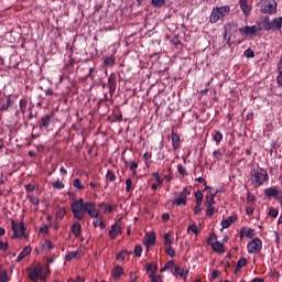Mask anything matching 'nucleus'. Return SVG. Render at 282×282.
I'll return each mask as SVG.
<instances>
[{"label":"nucleus","mask_w":282,"mask_h":282,"mask_svg":"<svg viewBox=\"0 0 282 282\" xmlns=\"http://www.w3.org/2000/svg\"><path fill=\"white\" fill-rule=\"evenodd\" d=\"M173 235V231H169L163 235V246H173L175 242Z\"/></svg>","instance_id":"nucleus-19"},{"label":"nucleus","mask_w":282,"mask_h":282,"mask_svg":"<svg viewBox=\"0 0 282 282\" xmlns=\"http://www.w3.org/2000/svg\"><path fill=\"white\" fill-rule=\"evenodd\" d=\"M260 12H262V14H275L276 0H261Z\"/></svg>","instance_id":"nucleus-5"},{"label":"nucleus","mask_w":282,"mask_h":282,"mask_svg":"<svg viewBox=\"0 0 282 282\" xmlns=\"http://www.w3.org/2000/svg\"><path fill=\"white\" fill-rule=\"evenodd\" d=\"M76 257H78V251H70L66 256V261H73Z\"/></svg>","instance_id":"nucleus-51"},{"label":"nucleus","mask_w":282,"mask_h":282,"mask_svg":"<svg viewBox=\"0 0 282 282\" xmlns=\"http://www.w3.org/2000/svg\"><path fill=\"white\" fill-rule=\"evenodd\" d=\"M212 250H214V252H217L218 254H224V252H226V247L224 246V243L217 240L212 247Z\"/></svg>","instance_id":"nucleus-23"},{"label":"nucleus","mask_w":282,"mask_h":282,"mask_svg":"<svg viewBox=\"0 0 282 282\" xmlns=\"http://www.w3.org/2000/svg\"><path fill=\"white\" fill-rule=\"evenodd\" d=\"M35 188H36V186H34V185H32V184H28V185H26V191H28L29 193H34Z\"/></svg>","instance_id":"nucleus-64"},{"label":"nucleus","mask_w":282,"mask_h":282,"mask_svg":"<svg viewBox=\"0 0 282 282\" xmlns=\"http://www.w3.org/2000/svg\"><path fill=\"white\" fill-rule=\"evenodd\" d=\"M271 25L273 26V30H281V28H282V17L275 18L271 22Z\"/></svg>","instance_id":"nucleus-31"},{"label":"nucleus","mask_w":282,"mask_h":282,"mask_svg":"<svg viewBox=\"0 0 282 282\" xmlns=\"http://www.w3.org/2000/svg\"><path fill=\"white\" fill-rule=\"evenodd\" d=\"M156 239L158 235L155 234V231H149L145 232L142 243L147 248V250H149V248H153V246H155Z\"/></svg>","instance_id":"nucleus-11"},{"label":"nucleus","mask_w":282,"mask_h":282,"mask_svg":"<svg viewBox=\"0 0 282 282\" xmlns=\"http://www.w3.org/2000/svg\"><path fill=\"white\" fill-rule=\"evenodd\" d=\"M191 187L185 186L174 199H172L173 206H187L188 197H191Z\"/></svg>","instance_id":"nucleus-4"},{"label":"nucleus","mask_w":282,"mask_h":282,"mask_svg":"<svg viewBox=\"0 0 282 282\" xmlns=\"http://www.w3.org/2000/svg\"><path fill=\"white\" fill-rule=\"evenodd\" d=\"M206 206V216L207 217H213V215H215V213H217V207H215V205H205Z\"/></svg>","instance_id":"nucleus-32"},{"label":"nucleus","mask_w":282,"mask_h":282,"mask_svg":"<svg viewBox=\"0 0 282 282\" xmlns=\"http://www.w3.org/2000/svg\"><path fill=\"white\" fill-rule=\"evenodd\" d=\"M147 272L149 274V276H153L155 274H158V264L156 263H148L147 264Z\"/></svg>","instance_id":"nucleus-25"},{"label":"nucleus","mask_w":282,"mask_h":282,"mask_svg":"<svg viewBox=\"0 0 282 282\" xmlns=\"http://www.w3.org/2000/svg\"><path fill=\"white\" fill-rule=\"evenodd\" d=\"M177 172L180 173V175H182V177L188 176V170H186V167L182 164L177 165Z\"/></svg>","instance_id":"nucleus-41"},{"label":"nucleus","mask_w":282,"mask_h":282,"mask_svg":"<svg viewBox=\"0 0 282 282\" xmlns=\"http://www.w3.org/2000/svg\"><path fill=\"white\" fill-rule=\"evenodd\" d=\"M238 32L242 36H257L259 32H261V26L257 25H246L238 29Z\"/></svg>","instance_id":"nucleus-7"},{"label":"nucleus","mask_w":282,"mask_h":282,"mask_svg":"<svg viewBox=\"0 0 282 282\" xmlns=\"http://www.w3.org/2000/svg\"><path fill=\"white\" fill-rule=\"evenodd\" d=\"M217 241V235L212 234L208 238H207V245L210 246L212 248L214 247V245Z\"/></svg>","instance_id":"nucleus-45"},{"label":"nucleus","mask_w":282,"mask_h":282,"mask_svg":"<svg viewBox=\"0 0 282 282\" xmlns=\"http://www.w3.org/2000/svg\"><path fill=\"white\" fill-rule=\"evenodd\" d=\"M213 155H214L215 160H221V158H224V154L219 150H215L213 152Z\"/></svg>","instance_id":"nucleus-56"},{"label":"nucleus","mask_w":282,"mask_h":282,"mask_svg":"<svg viewBox=\"0 0 282 282\" xmlns=\"http://www.w3.org/2000/svg\"><path fill=\"white\" fill-rule=\"evenodd\" d=\"M70 209L74 216V219H77V221H84L85 218L90 217L93 220L94 228H100L101 230H105L107 228V224L105 223V216L102 213H100V209L96 208L95 202H86L83 198H79L78 200H74L70 204Z\"/></svg>","instance_id":"nucleus-1"},{"label":"nucleus","mask_w":282,"mask_h":282,"mask_svg":"<svg viewBox=\"0 0 282 282\" xmlns=\"http://www.w3.org/2000/svg\"><path fill=\"white\" fill-rule=\"evenodd\" d=\"M67 282H85V278L78 275V276H77V280L69 279Z\"/></svg>","instance_id":"nucleus-62"},{"label":"nucleus","mask_w":282,"mask_h":282,"mask_svg":"<svg viewBox=\"0 0 282 282\" xmlns=\"http://www.w3.org/2000/svg\"><path fill=\"white\" fill-rule=\"evenodd\" d=\"M279 87H282V69H280V74L276 77Z\"/></svg>","instance_id":"nucleus-61"},{"label":"nucleus","mask_w":282,"mask_h":282,"mask_svg":"<svg viewBox=\"0 0 282 282\" xmlns=\"http://www.w3.org/2000/svg\"><path fill=\"white\" fill-rule=\"evenodd\" d=\"M268 217H271L272 219H276L279 217V209H276L274 207H270Z\"/></svg>","instance_id":"nucleus-39"},{"label":"nucleus","mask_w":282,"mask_h":282,"mask_svg":"<svg viewBox=\"0 0 282 282\" xmlns=\"http://www.w3.org/2000/svg\"><path fill=\"white\" fill-rule=\"evenodd\" d=\"M154 8H164L166 6V0H151Z\"/></svg>","instance_id":"nucleus-40"},{"label":"nucleus","mask_w":282,"mask_h":282,"mask_svg":"<svg viewBox=\"0 0 282 282\" xmlns=\"http://www.w3.org/2000/svg\"><path fill=\"white\" fill-rule=\"evenodd\" d=\"M257 208V206L254 204H250L246 207V215H248L249 217H252V215H254V209Z\"/></svg>","instance_id":"nucleus-42"},{"label":"nucleus","mask_w":282,"mask_h":282,"mask_svg":"<svg viewBox=\"0 0 282 282\" xmlns=\"http://www.w3.org/2000/svg\"><path fill=\"white\" fill-rule=\"evenodd\" d=\"M105 65L113 66L116 65V56L111 55L105 59Z\"/></svg>","instance_id":"nucleus-50"},{"label":"nucleus","mask_w":282,"mask_h":282,"mask_svg":"<svg viewBox=\"0 0 282 282\" xmlns=\"http://www.w3.org/2000/svg\"><path fill=\"white\" fill-rule=\"evenodd\" d=\"M187 232H193L196 237L199 235V227L195 223L187 227Z\"/></svg>","instance_id":"nucleus-38"},{"label":"nucleus","mask_w":282,"mask_h":282,"mask_svg":"<svg viewBox=\"0 0 282 282\" xmlns=\"http://www.w3.org/2000/svg\"><path fill=\"white\" fill-rule=\"evenodd\" d=\"M205 191H207V195L205 197V206H215V197H217V192L213 193V187L206 186Z\"/></svg>","instance_id":"nucleus-13"},{"label":"nucleus","mask_w":282,"mask_h":282,"mask_svg":"<svg viewBox=\"0 0 282 282\" xmlns=\"http://www.w3.org/2000/svg\"><path fill=\"white\" fill-rule=\"evenodd\" d=\"M109 239L112 241L118 238L119 235H122V226L118 223L111 225V229L108 232Z\"/></svg>","instance_id":"nucleus-15"},{"label":"nucleus","mask_w":282,"mask_h":282,"mask_svg":"<svg viewBox=\"0 0 282 282\" xmlns=\"http://www.w3.org/2000/svg\"><path fill=\"white\" fill-rule=\"evenodd\" d=\"M150 279L152 282H162V275H158V274L150 275Z\"/></svg>","instance_id":"nucleus-57"},{"label":"nucleus","mask_w":282,"mask_h":282,"mask_svg":"<svg viewBox=\"0 0 282 282\" xmlns=\"http://www.w3.org/2000/svg\"><path fill=\"white\" fill-rule=\"evenodd\" d=\"M40 232H43L44 235H47V232H50V226L45 225L44 227H42L40 229Z\"/></svg>","instance_id":"nucleus-63"},{"label":"nucleus","mask_w":282,"mask_h":282,"mask_svg":"<svg viewBox=\"0 0 282 282\" xmlns=\"http://www.w3.org/2000/svg\"><path fill=\"white\" fill-rule=\"evenodd\" d=\"M67 215V209L65 207H61L59 209L56 210V219H64L65 216Z\"/></svg>","instance_id":"nucleus-35"},{"label":"nucleus","mask_w":282,"mask_h":282,"mask_svg":"<svg viewBox=\"0 0 282 282\" xmlns=\"http://www.w3.org/2000/svg\"><path fill=\"white\" fill-rule=\"evenodd\" d=\"M264 195H265V197H269V198L274 197V199H276V202H280V204H282V191L279 189V187L274 186V187L265 188Z\"/></svg>","instance_id":"nucleus-10"},{"label":"nucleus","mask_w":282,"mask_h":282,"mask_svg":"<svg viewBox=\"0 0 282 282\" xmlns=\"http://www.w3.org/2000/svg\"><path fill=\"white\" fill-rule=\"evenodd\" d=\"M0 282H8V273L6 271L0 272Z\"/></svg>","instance_id":"nucleus-59"},{"label":"nucleus","mask_w":282,"mask_h":282,"mask_svg":"<svg viewBox=\"0 0 282 282\" xmlns=\"http://www.w3.org/2000/svg\"><path fill=\"white\" fill-rule=\"evenodd\" d=\"M111 276L115 279V281L120 280L121 276H124V268L120 265H115V268L111 271Z\"/></svg>","instance_id":"nucleus-18"},{"label":"nucleus","mask_w":282,"mask_h":282,"mask_svg":"<svg viewBox=\"0 0 282 282\" xmlns=\"http://www.w3.org/2000/svg\"><path fill=\"white\" fill-rule=\"evenodd\" d=\"M73 186L78 191H85V185H83L78 178L74 180Z\"/></svg>","instance_id":"nucleus-49"},{"label":"nucleus","mask_w":282,"mask_h":282,"mask_svg":"<svg viewBox=\"0 0 282 282\" xmlns=\"http://www.w3.org/2000/svg\"><path fill=\"white\" fill-rule=\"evenodd\" d=\"M264 21H265L264 30H267V31L274 30V28L272 26V22H270V18L269 17H267L264 19Z\"/></svg>","instance_id":"nucleus-53"},{"label":"nucleus","mask_w":282,"mask_h":282,"mask_svg":"<svg viewBox=\"0 0 282 282\" xmlns=\"http://www.w3.org/2000/svg\"><path fill=\"white\" fill-rule=\"evenodd\" d=\"M228 14H230V6L216 7L210 13L209 22L217 23L218 21H221V19L228 17Z\"/></svg>","instance_id":"nucleus-3"},{"label":"nucleus","mask_w":282,"mask_h":282,"mask_svg":"<svg viewBox=\"0 0 282 282\" xmlns=\"http://www.w3.org/2000/svg\"><path fill=\"white\" fill-rule=\"evenodd\" d=\"M106 180L108 182H116V180H118V177L116 176V172H113V170H108L106 174Z\"/></svg>","instance_id":"nucleus-36"},{"label":"nucleus","mask_w":282,"mask_h":282,"mask_svg":"<svg viewBox=\"0 0 282 282\" xmlns=\"http://www.w3.org/2000/svg\"><path fill=\"white\" fill-rule=\"evenodd\" d=\"M131 254V251L129 250H121L119 253H117V261H124Z\"/></svg>","instance_id":"nucleus-29"},{"label":"nucleus","mask_w":282,"mask_h":282,"mask_svg":"<svg viewBox=\"0 0 282 282\" xmlns=\"http://www.w3.org/2000/svg\"><path fill=\"white\" fill-rule=\"evenodd\" d=\"M194 197H195V200H196L195 205L202 206V204H204V193H202V191L198 189L194 194Z\"/></svg>","instance_id":"nucleus-28"},{"label":"nucleus","mask_w":282,"mask_h":282,"mask_svg":"<svg viewBox=\"0 0 282 282\" xmlns=\"http://www.w3.org/2000/svg\"><path fill=\"white\" fill-rule=\"evenodd\" d=\"M70 230L74 237L78 239V237H80V234L83 232V226L80 225V223H74L70 227Z\"/></svg>","instance_id":"nucleus-22"},{"label":"nucleus","mask_w":282,"mask_h":282,"mask_svg":"<svg viewBox=\"0 0 282 282\" xmlns=\"http://www.w3.org/2000/svg\"><path fill=\"white\" fill-rule=\"evenodd\" d=\"M237 221V215H231L227 218H224L220 223L221 230H226L232 226Z\"/></svg>","instance_id":"nucleus-17"},{"label":"nucleus","mask_w":282,"mask_h":282,"mask_svg":"<svg viewBox=\"0 0 282 282\" xmlns=\"http://www.w3.org/2000/svg\"><path fill=\"white\" fill-rule=\"evenodd\" d=\"M248 265V259L241 257L235 268V274H241V268H246Z\"/></svg>","instance_id":"nucleus-20"},{"label":"nucleus","mask_w":282,"mask_h":282,"mask_svg":"<svg viewBox=\"0 0 282 282\" xmlns=\"http://www.w3.org/2000/svg\"><path fill=\"white\" fill-rule=\"evenodd\" d=\"M108 87L110 91H116V79L113 77H109Z\"/></svg>","instance_id":"nucleus-48"},{"label":"nucleus","mask_w":282,"mask_h":282,"mask_svg":"<svg viewBox=\"0 0 282 282\" xmlns=\"http://www.w3.org/2000/svg\"><path fill=\"white\" fill-rule=\"evenodd\" d=\"M104 213L105 214L113 213V207L111 205H106L105 208H104Z\"/></svg>","instance_id":"nucleus-60"},{"label":"nucleus","mask_w":282,"mask_h":282,"mask_svg":"<svg viewBox=\"0 0 282 282\" xmlns=\"http://www.w3.org/2000/svg\"><path fill=\"white\" fill-rule=\"evenodd\" d=\"M240 10L245 14L246 19L252 13V4L249 0H239Z\"/></svg>","instance_id":"nucleus-14"},{"label":"nucleus","mask_w":282,"mask_h":282,"mask_svg":"<svg viewBox=\"0 0 282 282\" xmlns=\"http://www.w3.org/2000/svg\"><path fill=\"white\" fill-rule=\"evenodd\" d=\"M151 158H153V155H152L151 152H149V151H147V152L143 154V160H144L147 166H149V160H151Z\"/></svg>","instance_id":"nucleus-55"},{"label":"nucleus","mask_w":282,"mask_h":282,"mask_svg":"<svg viewBox=\"0 0 282 282\" xmlns=\"http://www.w3.org/2000/svg\"><path fill=\"white\" fill-rule=\"evenodd\" d=\"M28 278L33 281L36 282V267L33 268H29L28 269Z\"/></svg>","instance_id":"nucleus-30"},{"label":"nucleus","mask_w":282,"mask_h":282,"mask_svg":"<svg viewBox=\"0 0 282 282\" xmlns=\"http://www.w3.org/2000/svg\"><path fill=\"white\" fill-rule=\"evenodd\" d=\"M257 231L252 228L241 227L240 228V239H254Z\"/></svg>","instance_id":"nucleus-16"},{"label":"nucleus","mask_w":282,"mask_h":282,"mask_svg":"<svg viewBox=\"0 0 282 282\" xmlns=\"http://www.w3.org/2000/svg\"><path fill=\"white\" fill-rule=\"evenodd\" d=\"M11 229L13 230L12 239H18V237H25V226L23 223L11 221Z\"/></svg>","instance_id":"nucleus-8"},{"label":"nucleus","mask_w":282,"mask_h":282,"mask_svg":"<svg viewBox=\"0 0 282 282\" xmlns=\"http://www.w3.org/2000/svg\"><path fill=\"white\" fill-rule=\"evenodd\" d=\"M152 176L154 177V180L159 186H162V184H164V178L160 177V173L154 172V173H152Z\"/></svg>","instance_id":"nucleus-47"},{"label":"nucleus","mask_w":282,"mask_h":282,"mask_svg":"<svg viewBox=\"0 0 282 282\" xmlns=\"http://www.w3.org/2000/svg\"><path fill=\"white\" fill-rule=\"evenodd\" d=\"M32 252V247H25L23 251L19 254L17 262L19 263L20 261H23L28 254Z\"/></svg>","instance_id":"nucleus-26"},{"label":"nucleus","mask_w":282,"mask_h":282,"mask_svg":"<svg viewBox=\"0 0 282 282\" xmlns=\"http://www.w3.org/2000/svg\"><path fill=\"white\" fill-rule=\"evenodd\" d=\"M130 171L132 172L133 177L138 175V162L135 161L130 162Z\"/></svg>","instance_id":"nucleus-44"},{"label":"nucleus","mask_w":282,"mask_h":282,"mask_svg":"<svg viewBox=\"0 0 282 282\" xmlns=\"http://www.w3.org/2000/svg\"><path fill=\"white\" fill-rule=\"evenodd\" d=\"M249 180L253 188H261L265 182H269L270 175H268V171L265 169L257 167L250 171Z\"/></svg>","instance_id":"nucleus-2"},{"label":"nucleus","mask_w":282,"mask_h":282,"mask_svg":"<svg viewBox=\"0 0 282 282\" xmlns=\"http://www.w3.org/2000/svg\"><path fill=\"white\" fill-rule=\"evenodd\" d=\"M263 250V240L260 238H253L247 245V251L249 254H259Z\"/></svg>","instance_id":"nucleus-6"},{"label":"nucleus","mask_w":282,"mask_h":282,"mask_svg":"<svg viewBox=\"0 0 282 282\" xmlns=\"http://www.w3.org/2000/svg\"><path fill=\"white\" fill-rule=\"evenodd\" d=\"M172 147L175 151L180 149V144H182V139L180 138V134L172 131Z\"/></svg>","instance_id":"nucleus-21"},{"label":"nucleus","mask_w":282,"mask_h":282,"mask_svg":"<svg viewBox=\"0 0 282 282\" xmlns=\"http://www.w3.org/2000/svg\"><path fill=\"white\" fill-rule=\"evenodd\" d=\"M164 267H165V270H172L173 272L175 270V261L170 260L164 264Z\"/></svg>","instance_id":"nucleus-52"},{"label":"nucleus","mask_w":282,"mask_h":282,"mask_svg":"<svg viewBox=\"0 0 282 282\" xmlns=\"http://www.w3.org/2000/svg\"><path fill=\"white\" fill-rule=\"evenodd\" d=\"M133 252H134V257H137V259H140L143 252L142 245H135Z\"/></svg>","instance_id":"nucleus-43"},{"label":"nucleus","mask_w":282,"mask_h":282,"mask_svg":"<svg viewBox=\"0 0 282 282\" xmlns=\"http://www.w3.org/2000/svg\"><path fill=\"white\" fill-rule=\"evenodd\" d=\"M213 140L216 142V144H220L221 140H224V134L219 130H215L213 133Z\"/></svg>","instance_id":"nucleus-27"},{"label":"nucleus","mask_w":282,"mask_h":282,"mask_svg":"<svg viewBox=\"0 0 282 282\" xmlns=\"http://www.w3.org/2000/svg\"><path fill=\"white\" fill-rule=\"evenodd\" d=\"M164 252L167 254V257H171V259H175L177 256V252L173 248V245H164Z\"/></svg>","instance_id":"nucleus-24"},{"label":"nucleus","mask_w":282,"mask_h":282,"mask_svg":"<svg viewBox=\"0 0 282 282\" xmlns=\"http://www.w3.org/2000/svg\"><path fill=\"white\" fill-rule=\"evenodd\" d=\"M189 270L182 267V264H175L174 265V271H172V274L176 279H183V281H186L188 279Z\"/></svg>","instance_id":"nucleus-9"},{"label":"nucleus","mask_w":282,"mask_h":282,"mask_svg":"<svg viewBox=\"0 0 282 282\" xmlns=\"http://www.w3.org/2000/svg\"><path fill=\"white\" fill-rule=\"evenodd\" d=\"M203 207L202 205L194 206V215H202Z\"/></svg>","instance_id":"nucleus-58"},{"label":"nucleus","mask_w":282,"mask_h":282,"mask_svg":"<svg viewBox=\"0 0 282 282\" xmlns=\"http://www.w3.org/2000/svg\"><path fill=\"white\" fill-rule=\"evenodd\" d=\"M134 189H135V185L133 184V181H131V178H127L126 180V191L128 193H133Z\"/></svg>","instance_id":"nucleus-33"},{"label":"nucleus","mask_w":282,"mask_h":282,"mask_svg":"<svg viewBox=\"0 0 282 282\" xmlns=\"http://www.w3.org/2000/svg\"><path fill=\"white\" fill-rule=\"evenodd\" d=\"M52 186L55 188V191H63V188H65V184L61 181L52 183Z\"/></svg>","instance_id":"nucleus-46"},{"label":"nucleus","mask_w":282,"mask_h":282,"mask_svg":"<svg viewBox=\"0 0 282 282\" xmlns=\"http://www.w3.org/2000/svg\"><path fill=\"white\" fill-rule=\"evenodd\" d=\"M245 56L246 58H254V51H252V48H247L245 51Z\"/></svg>","instance_id":"nucleus-54"},{"label":"nucleus","mask_w":282,"mask_h":282,"mask_svg":"<svg viewBox=\"0 0 282 282\" xmlns=\"http://www.w3.org/2000/svg\"><path fill=\"white\" fill-rule=\"evenodd\" d=\"M52 120V117L45 116L44 118L41 119V129H47L50 127V122Z\"/></svg>","instance_id":"nucleus-37"},{"label":"nucleus","mask_w":282,"mask_h":282,"mask_svg":"<svg viewBox=\"0 0 282 282\" xmlns=\"http://www.w3.org/2000/svg\"><path fill=\"white\" fill-rule=\"evenodd\" d=\"M50 264L37 267L36 279H40V281H47V276H50Z\"/></svg>","instance_id":"nucleus-12"},{"label":"nucleus","mask_w":282,"mask_h":282,"mask_svg":"<svg viewBox=\"0 0 282 282\" xmlns=\"http://www.w3.org/2000/svg\"><path fill=\"white\" fill-rule=\"evenodd\" d=\"M173 170L171 167L167 169V174L163 176V182H166V184H171V181L173 180Z\"/></svg>","instance_id":"nucleus-34"}]
</instances>
